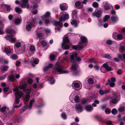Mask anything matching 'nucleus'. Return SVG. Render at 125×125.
I'll return each instance as SVG.
<instances>
[{"instance_id": "1", "label": "nucleus", "mask_w": 125, "mask_h": 125, "mask_svg": "<svg viewBox=\"0 0 125 125\" xmlns=\"http://www.w3.org/2000/svg\"><path fill=\"white\" fill-rule=\"evenodd\" d=\"M18 87L14 88L13 89V90L15 92V95L16 98L15 99V102L16 104H18L20 101V99L23 95V93L21 91H18Z\"/></svg>"}, {"instance_id": "2", "label": "nucleus", "mask_w": 125, "mask_h": 125, "mask_svg": "<svg viewBox=\"0 0 125 125\" xmlns=\"http://www.w3.org/2000/svg\"><path fill=\"white\" fill-rule=\"evenodd\" d=\"M55 71L57 73L63 74L68 73V71L67 70H64L62 68V65L60 63H57L54 66Z\"/></svg>"}, {"instance_id": "3", "label": "nucleus", "mask_w": 125, "mask_h": 125, "mask_svg": "<svg viewBox=\"0 0 125 125\" xmlns=\"http://www.w3.org/2000/svg\"><path fill=\"white\" fill-rule=\"evenodd\" d=\"M37 23V21L36 19H31L30 21L29 24L26 26V30L28 31H30L32 27L36 26Z\"/></svg>"}, {"instance_id": "4", "label": "nucleus", "mask_w": 125, "mask_h": 125, "mask_svg": "<svg viewBox=\"0 0 125 125\" xmlns=\"http://www.w3.org/2000/svg\"><path fill=\"white\" fill-rule=\"evenodd\" d=\"M69 41L68 39V37L67 36H65L63 40V42L62 43V49L66 50L69 49L70 46L68 44L69 43Z\"/></svg>"}, {"instance_id": "5", "label": "nucleus", "mask_w": 125, "mask_h": 125, "mask_svg": "<svg viewBox=\"0 0 125 125\" xmlns=\"http://www.w3.org/2000/svg\"><path fill=\"white\" fill-rule=\"evenodd\" d=\"M59 21L60 22H64L65 20L68 19L69 15L68 13L65 11L61 12L59 15Z\"/></svg>"}, {"instance_id": "6", "label": "nucleus", "mask_w": 125, "mask_h": 125, "mask_svg": "<svg viewBox=\"0 0 125 125\" xmlns=\"http://www.w3.org/2000/svg\"><path fill=\"white\" fill-rule=\"evenodd\" d=\"M72 86L74 89L79 90L81 88V83L78 81H75L73 82Z\"/></svg>"}, {"instance_id": "7", "label": "nucleus", "mask_w": 125, "mask_h": 125, "mask_svg": "<svg viewBox=\"0 0 125 125\" xmlns=\"http://www.w3.org/2000/svg\"><path fill=\"white\" fill-rule=\"evenodd\" d=\"M113 97L114 98L112 100L111 102L113 104L116 103L120 98L119 94L116 92H115L113 94Z\"/></svg>"}, {"instance_id": "8", "label": "nucleus", "mask_w": 125, "mask_h": 125, "mask_svg": "<svg viewBox=\"0 0 125 125\" xmlns=\"http://www.w3.org/2000/svg\"><path fill=\"white\" fill-rule=\"evenodd\" d=\"M52 23L54 25L56 26L55 30L57 31H60V28L58 26L62 27V23L60 21H56L54 20L52 21Z\"/></svg>"}, {"instance_id": "9", "label": "nucleus", "mask_w": 125, "mask_h": 125, "mask_svg": "<svg viewBox=\"0 0 125 125\" xmlns=\"http://www.w3.org/2000/svg\"><path fill=\"white\" fill-rule=\"evenodd\" d=\"M50 13L49 12H47L45 14L42 16L41 18L43 21H45V23L47 24L49 23V21L48 20H47L50 17Z\"/></svg>"}, {"instance_id": "10", "label": "nucleus", "mask_w": 125, "mask_h": 125, "mask_svg": "<svg viewBox=\"0 0 125 125\" xmlns=\"http://www.w3.org/2000/svg\"><path fill=\"white\" fill-rule=\"evenodd\" d=\"M78 67V66L76 64H73L72 66L70 69L73 74L76 75L78 73V71L77 70Z\"/></svg>"}, {"instance_id": "11", "label": "nucleus", "mask_w": 125, "mask_h": 125, "mask_svg": "<svg viewBox=\"0 0 125 125\" xmlns=\"http://www.w3.org/2000/svg\"><path fill=\"white\" fill-rule=\"evenodd\" d=\"M116 81V79L115 78L113 77L111 78L110 79L108 80L107 82L106 83V85L109 84L110 86L111 87H114L115 84V82Z\"/></svg>"}, {"instance_id": "12", "label": "nucleus", "mask_w": 125, "mask_h": 125, "mask_svg": "<svg viewBox=\"0 0 125 125\" xmlns=\"http://www.w3.org/2000/svg\"><path fill=\"white\" fill-rule=\"evenodd\" d=\"M77 53L76 52H73L70 57L72 62H73L75 60L77 61H80L81 60V59L80 57H77Z\"/></svg>"}, {"instance_id": "13", "label": "nucleus", "mask_w": 125, "mask_h": 125, "mask_svg": "<svg viewBox=\"0 0 125 125\" xmlns=\"http://www.w3.org/2000/svg\"><path fill=\"white\" fill-rule=\"evenodd\" d=\"M21 6L22 8H25L26 6L27 9H29V6L28 0H21L20 2Z\"/></svg>"}, {"instance_id": "14", "label": "nucleus", "mask_w": 125, "mask_h": 125, "mask_svg": "<svg viewBox=\"0 0 125 125\" xmlns=\"http://www.w3.org/2000/svg\"><path fill=\"white\" fill-rule=\"evenodd\" d=\"M78 19V18H72L71 21V24L75 27H77L79 23Z\"/></svg>"}, {"instance_id": "15", "label": "nucleus", "mask_w": 125, "mask_h": 125, "mask_svg": "<svg viewBox=\"0 0 125 125\" xmlns=\"http://www.w3.org/2000/svg\"><path fill=\"white\" fill-rule=\"evenodd\" d=\"M6 32H8L10 34V36L7 35L5 37L6 39L7 40H9L11 37L13 36L15 34V31L14 30H12L10 31H6Z\"/></svg>"}, {"instance_id": "16", "label": "nucleus", "mask_w": 125, "mask_h": 125, "mask_svg": "<svg viewBox=\"0 0 125 125\" xmlns=\"http://www.w3.org/2000/svg\"><path fill=\"white\" fill-rule=\"evenodd\" d=\"M75 107L76 110V112L78 113L81 112L83 111V107L82 105L80 104H76Z\"/></svg>"}, {"instance_id": "17", "label": "nucleus", "mask_w": 125, "mask_h": 125, "mask_svg": "<svg viewBox=\"0 0 125 125\" xmlns=\"http://www.w3.org/2000/svg\"><path fill=\"white\" fill-rule=\"evenodd\" d=\"M102 13V11L101 10H97L95 11L94 12L92 13V16L94 17H100L101 14Z\"/></svg>"}, {"instance_id": "18", "label": "nucleus", "mask_w": 125, "mask_h": 125, "mask_svg": "<svg viewBox=\"0 0 125 125\" xmlns=\"http://www.w3.org/2000/svg\"><path fill=\"white\" fill-rule=\"evenodd\" d=\"M118 20V18L117 15L112 16L111 17L110 21L113 23H115Z\"/></svg>"}, {"instance_id": "19", "label": "nucleus", "mask_w": 125, "mask_h": 125, "mask_svg": "<svg viewBox=\"0 0 125 125\" xmlns=\"http://www.w3.org/2000/svg\"><path fill=\"white\" fill-rule=\"evenodd\" d=\"M15 111V109L14 108H13L11 110H9L8 112L6 113V117L8 118L11 116L13 114Z\"/></svg>"}, {"instance_id": "20", "label": "nucleus", "mask_w": 125, "mask_h": 125, "mask_svg": "<svg viewBox=\"0 0 125 125\" xmlns=\"http://www.w3.org/2000/svg\"><path fill=\"white\" fill-rule=\"evenodd\" d=\"M60 8L62 10H67L68 6L66 3L61 4L60 5Z\"/></svg>"}, {"instance_id": "21", "label": "nucleus", "mask_w": 125, "mask_h": 125, "mask_svg": "<svg viewBox=\"0 0 125 125\" xmlns=\"http://www.w3.org/2000/svg\"><path fill=\"white\" fill-rule=\"evenodd\" d=\"M84 109L87 112H90L93 109V107L91 105H88L85 106Z\"/></svg>"}, {"instance_id": "22", "label": "nucleus", "mask_w": 125, "mask_h": 125, "mask_svg": "<svg viewBox=\"0 0 125 125\" xmlns=\"http://www.w3.org/2000/svg\"><path fill=\"white\" fill-rule=\"evenodd\" d=\"M27 84L24 83L22 85H19V86H17L15 88L18 87V90H19V88L21 89H23V90L24 89H25V88H26L27 87ZM18 91H19L18 90Z\"/></svg>"}, {"instance_id": "23", "label": "nucleus", "mask_w": 125, "mask_h": 125, "mask_svg": "<svg viewBox=\"0 0 125 125\" xmlns=\"http://www.w3.org/2000/svg\"><path fill=\"white\" fill-rule=\"evenodd\" d=\"M110 18V16L108 15H107L105 16L104 18H103V21H102L100 20H98L99 22L100 23H102L103 22H106Z\"/></svg>"}, {"instance_id": "24", "label": "nucleus", "mask_w": 125, "mask_h": 125, "mask_svg": "<svg viewBox=\"0 0 125 125\" xmlns=\"http://www.w3.org/2000/svg\"><path fill=\"white\" fill-rule=\"evenodd\" d=\"M112 7V6L110 4L106 3L104 5V9L106 10H108L111 9Z\"/></svg>"}, {"instance_id": "25", "label": "nucleus", "mask_w": 125, "mask_h": 125, "mask_svg": "<svg viewBox=\"0 0 125 125\" xmlns=\"http://www.w3.org/2000/svg\"><path fill=\"white\" fill-rule=\"evenodd\" d=\"M4 52L7 54H11L13 53V50L9 48L5 47L4 49Z\"/></svg>"}, {"instance_id": "26", "label": "nucleus", "mask_w": 125, "mask_h": 125, "mask_svg": "<svg viewBox=\"0 0 125 125\" xmlns=\"http://www.w3.org/2000/svg\"><path fill=\"white\" fill-rule=\"evenodd\" d=\"M86 44V42L81 41L80 42H79V45L80 47V49H82L85 47Z\"/></svg>"}, {"instance_id": "27", "label": "nucleus", "mask_w": 125, "mask_h": 125, "mask_svg": "<svg viewBox=\"0 0 125 125\" xmlns=\"http://www.w3.org/2000/svg\"><path fill=\"white\" fill-rule=\"evenodd\" d=\"M123 43L122 42L120 44L119 49V51L120 52H123L125 51V45H122Z\"/></svg>"}, {"instance_id": "28", "label": "nucleus", "mask_w": 125, "mask_h": 125, "mask_svg": "<svg viewBox=\"0 0 125 125\" xmlns=\"http://www.w3.org/2000/svg\"><path fill=\"white\" fill-rule=\"evenodd\" d=\"M79 36L80 38V41L87 42V39L85 37L81 35H79Z\"/></svg>"}, {"instance_id": "29", "label": "nucleus", "mask_w": 125, "mask_h": 125, "mask_svg": "<svg viewBox=\"0 0 125 125\" xmlns=\"http://www.w3.org/2000/svg\"><path fill=\"white\" fill-rule=\"evenodd\" d=\"M52 66V64L50 63L47 66L43 68V70L45 72H46L49 70L51 68Z\"/></svg>"}, {"instance_id": "30", "label": "nucleus", "mask_w": 125, "mask_h": 125, "mask_svg": "<svg viewBox=\"0 0 125 125\" xmlns=\"http://www.w3.org/2000/svg\"><path fill=\"white\" fill-rule=\"evenodd\" d=\"M77 12L76 10H73L72 12V18H78L77 16Z\"/></svg>"}, {"instance_id": "31", "label": "nucleus", "mask_w": 125, "mask_h": 125, "mask_svg": "<svg viewBox=\"0 0 125 125\" xmlns=\"http://www.w3.org/2000/svg\"><path fill=\"white\" fill-rule=\"evenodd\" d=\"M118 110L121 112H123L125 111V104H123V106L120 107L119 109Z\"/></svg>"}, {"instance_id": "32", "label": "nucleus", "mask_w": 125, "mask_h": 125, "mask_svg": "<svg viewBox=\"0 0 125 125\" xmlns=\"http://www.w3.org/2000/svg\"><path fill=\"white\" fill-rule=\"evenodd\" d=\"M103 67H104L106 70L108 71H111V68L109 66L106 64L105 63L103 64Z\"/></svg>"}, {"instance_id": "33", "label": "nucleus", "mask_w": 125, "mask_h": 125, "mask_svg": "<svg viewBox=\"0 0 125 125\" xmlns=\"http://www.w3.org/2000/svg\"><path fill=\"white\" fill-rule=\"evenodd\" d=\"M34 100H31L29 104L27 107L29 109H31L32 106V104L34 103Z\"/></svg>"}, {"instance_id": "34", "label": "nucleus", "mask_w": 125, "mask_h": 125, "mask_svg": "<svg viewBox=\"0 0 125 125\" xmlns=\"http://www.w3.org/2000/svg\"><path fill=\"white\" fill-rule=\"evenodd\" d=\"M25 47L24 46H22L19 50V53H23L24 52L25 50Z\"/></svg>"}, {"instance_id": "35", "label": "nucleus", "mask_w": 125, "mask_h": 125, "mask_svg": "<svg viewBox=\"0 0 125 125\" xmlns=\"http://www.w3.org/2000/svg\"><path fill=\"white\" fill-rule=\"evenodd\" d=\"M32 89H27L25 88L23 90V91L26 94H29L30 93L31 91H32Z\"/></svg>"}, {"instance_id": "36", "label": "nucleus", "mask_w": 125, "mask_h": 125, "mask_svg": "<svg viewBox=\"0 0 125 125\" xmlns=\"http://www.w3.org/2000/svg\"><path fill=\"white\" fill-rule=\"evenodd\" d=\"M103 58L109 59L111 58V55L109 54H105L102 56Z\"/></svg>"}, {"instance_id": "37", "label": "nucleus", "mask_w": 125, "mask_h": 125, "mask_svg": "<svg viewBox=\"0 0 125 125\" xmlns=\"http://www.w3.org/2000/svg\"><path fill=\"white\" fill-rule=\"evenodd\" d=\"M21 45V43L20 42H17L15 43L14 44V47L15 48H18L20 47Z\"/></svg>"}, {"instance_id": "38", "label": "nucleus", "mask_w": 125, "mask_h": 125, "mask_svg": "<svg viewBox=\"0 0 125 125\" xmlns=\"http://www.w3.org/2000/svg\"><path fill=\"white\" fill-rule=\"evenodd\" d=\"M108 92L106 90L103 91L102 90H100L99 91V93L101 95H103L104 94H107Z\"/></svg>"}, {"instance_id": "39", "label": "nucleus", "mask_w": 125, "mask_h": 125, "mask_svg": "<svg viewBox=\"0 0 125 125\" xmlns=\"http://www.w3.org/2000/svg\"><path fill=\"white\" fill-rule=\"evenodd\" d=\"M30 98V95L29 94L26 95L25 96V98L24 99V101L26 102H28L29 101Z\"/></svg>"}, {"instance_id": "40", "label": "nucleus", "mask_w": 125, "mask_h": 125, "mask_svg": "<svg viewBox=\"0 0 125 125\" xmlns=\"http://www.w3.org/2000/svg\"><path fill=\"white\" fill-rule=\"evenodd\" d=\"M15 10L16 12L19 13H20L22 11L21 9L18 7H15Z\"/></svg>"}, {"instance_id": "41", "label": "nucleus", "mask_w": 125, "mask_h": 125, "mask_svg": "<svg viewBox=\"0 0 125 125\" xmlns=\"http://www.w3.org/2000/svg\"><path fill=\"white\" fill-rule=\"evenodd\" d=\"M5 7L6 8L7 13L9 12L11 10L10 6L7 4L4 5Z\"/></svg>"}, {"instance_id": "42", "label": "nucleus", "mask_w": 125, "mask_h": 125, "mask_svg": "<svg viewBox=\"0 0 125 125\" xmlns=\"http://www.w3.org/2000/svg\"><path fill=\"white\" fill-rule=\"evenodd\" d=\"M27 106L26 105L24 106L23 107H22L21 109L20 110V113H22L24 112L27 109Z\"/></svg>"}, {"instance_id": "43", "label": "nucleus", "mask_w": 125, "mask_h": 125, "mask_svg": "<svg viewBox=\"0 0 125 125\" xmlns=\"http://www.w3.org/2000/svg\"><path fill=\"white\" fill-rule=\"evenodd\" d=\"M117 40H120L123 39V35L121 34H119L117 35Z\"/></svg>"}, {"instance_id": "44", "label": "nucleus", "mask_w": 125, "mask_h": 125, "mask_svg": "<svg viewBox=\"0 0 125 125\" xmlns=\"http://www.w3.org/2000/svg\"><path fill=\"white\" fill-rule=\"evenodd\" d=\"M118 58H115L114 59V60L115 62H119L120 61V60L122 59V56L119 55L118 57Z\"/></svg>"}, {"instance_id": "45", "label": "nucleus", "mask_w": 125, "mask_h": 125, "mask_svg": "<svg viewBox=\"0 0 125 125\" xmlns=\"http://www.w3.org/2000/svg\"><path fill=\"white\" fill-rule=\"evenodd\" d=\"M8 68L9 67L8 66H3V68H2V67H0V69L2 71H5L7 70Z\"/></svg>"}, {"instance_id": "46", "label": "nucleus", "mask_w": 125, "mask_h": 125, "mask_svg": "<svg viewBox=\"0 0 125 125\" xmlns=\"http://www.w3.org/2000/svg\"><path fill=\"white\" fill-rule=\"evenodd\" d=\"M8 79L10 81L14 82L15 80V78L14 76L12 75L9 77Z\"/></svg>"}, {"instance_id": "47", "label": "nucleus", "mask_w": 125, "mask_h": 125, "mask_svg": "<svg viewBox=\"0 0 125 125\" xmlns=\"http://www.w3.org/2000/svg\"><path fill=\"white\" fill-rule=\"evenodd\" d=\"M72 48L73 49L75 50L77 49H80V47H79V45H72Z\"/></svg>"}, {"instance_id": "48", "label": "nucleus", "mask_w": 125, "mask_h": 125, "mask_svg": "<svg viewBox=\"0 0 125 125\" xmlns=\"http://www.w3.org/2000/svg\"><path fill=\"white\" fill-rule=\"evenodd\" d=\"M105 112L106 114H109L111 113V110L109 108H107L105 110Z\"/></svg>"}, {"instance_id": "49", "label": "nucleus", "mask_w": 125, "mask_h": 125, "mask_svg": "<svg viewBox=\"0 0 125 125\" xmlns=\"http://www.w3.org/2000/svg\"><path fill=\"white\" fill-rule=\"evenodd\" d=\"M117 35L118 34L117 33L114 32L113 33L112 35L113 38L116 40H117Z\"/></svg>"}, {"instance_id": "50", "label": "nucleus", "mask_w": 125, "mask_h": 125, "mask_svg": "<svg viewBox=\"0 0 125 125\" xmlns=\"http://www.w3.org/2000/svg\"><path fill=\"white\" fill-rule=\"evenodd\" d=\"M49 82L51 84H53L55 83V81L54 79L52 78H49Z\"/></svg>"}, {"instance_id": "51", "label": "nucleus", "mask_w": 125, "mask_h": 125, "mask_svg": "<svg viewBox=\"0 0 125 125\" xmlns=\"http://www.w3.org/2000/svg\"><path fill=\"white\" fill-rule=\"evenodd\" d=\"M55 55L53 54H51L49 57L50 60L51 61H53L55 58Z\"/></svg>"}, {"instance_id": "52", "label": "nucleus", "mask_w": 125, "mask_h": 125, "mask_svg": "<svg viewBox=\"0 0 125 125\" xmlns=\"http://www.w3.org/2000/svg\"><path fill=\"white\" fill-rule=\"evenodd\" d=\"M94 81L92 78H89L88 79V82L89 84H93L94 83Z\"/></svg>"}, {"instance_id": "53", "label": "nucleus", "mask_w": 125, "mask_h": 125, "mask_svg": "<svg viewBox=\"0 0 125 125\" xmlns=\"http://www.w3.org/2000/svg\"><path fill=\"white\" fill-rule=\"evenodd\" d=\"M117 110L115 108L113 109L112 111V113L114 115H115L117 113Z\"/></svg>"}, {"instance_id": "54", "label": "nucleus", "mask_w": 125, "mask_h": 125, "mask_svg": "<svg viewBox=\"0 0 125 125\" xmlns=\"http://www.w3.org/2000/svg\"><path fill=\"white\" fill-rule=\"evenodd\" d=\"M74 100L76 103H77L79 102V101L80 100L79 97L77 96H76L74 98Z\"/></svg>"}, {"instance_id": "55", "label": "nucleus", "mask_w": 125, "mask_h": 125, "mask_svg": "<svg viewBox=\"0 0 125 125\" xmlns=\"http://www.w3.org/2000/svg\"><path fill=\"white\" fill-rule=\"evenodd\" d=\"M10 58L13 60H16L18 58V56L15 54H13L10 57Z\"/></svg>"}, {"instance_id": "56", "label": "nucleus", "mask_w": 125, "mask_h": 125, "mask_svg": "<svg viewBox=\"0 0 125 125\" xmlns=\"http://www.w3.org/2000/svg\"><path fill=\"white\" fill-rule=\"evenodd\" d=\"M21 21L20 19H16L14 21V23L16 24H18L20 23Z\"/></svg>"}, {"instance_id": "57", "label": "nucleus", "mask_w": 125, "mask_h": 125, "mask_svg": "<svg viewBox=\"0 0 125 125\" xmlns=\"http://www.w3.org/2000/svg\"><path fill=\"white\" fill-rule=\"evenodd\" d=\"M91 100L87 99H84L82 101V102L83 104H85L86 103H89L91 101Z\"/></svg>"}, {"instance_id": "58", "label": "nucleus", "mask_w": 125, "mask_h": 125, "mask_svg": "<svg viewBox=\"0 0 125 125\" xmlns=\"http://www.w3.org/2000/svg\"><path fill=\"white\" fill-rule=\"evenodd\" d=\"M35 47L32 45H31L30 47V50L32 51H34L35 50Z\"/></svg>"}, {"instance_id": "59", "label": "nucleus", "mask_w": 125, "mask_h": 125, "mask_svg": "<svg viewBox=\"0 0 125 125\" xmlns=\"http://www.w3.org/2000/svg\"><path fill=\"white\" fill-rule=\"evenodd\" d=\"M62 118L64 119H66L67 118V117L66 114L64 113L62 114L61 115Z\"/></svg>"}, {"instance_id": "60", "label": "nucleus", "mask_w": 125, "mask_h": 125, "mask_svg": "<svg viewBox=\"0 0 125 125\" xmlns=\"http://www.w3.org/2000/svg\"><path fill=\"white\" fill-rule=\"evenodd\" d=\"M7 75V74H5L3 75L0 76V80L5 79Z\"/></svg>"}, {"instance_id": "61", "label": "nucleus", "mask_w": 125, "mask_h": 125, "mask_svg": "<svg viewBox=\"0 0 125 125\" xmlns=\"http://www.w3.org/2000/svg\"><path fill=\"white\" fill-rule=\"evenodd\" d=\"M93 6L95 8H97L99 6L98 3L96 2H94L93 3Z\"/></svg>"}, {"instance_id": "62", "label": "nucleus", "mask_w": 125, "mask_h": 125, "mask_svg": "<svg viewBox=\"0 0 125 125\" xmlns=\"http://www.w3.org/2000/svg\"><path fill=\"white\" fill-rule=\"evenodd\" d=\"M38 7V5H34L33 6H31V9L32 10L34 9H35Z\"/></svg>"}, {"instance_id": "63", "label": "nucleus", "mask_w": 125, "mask_h": 125, "mask_svg": "<svg viewBox=\"0 0 125 125\" xmlns=\"http://www.w3.org/2000/svg\"><path fill=\"white\" fill-rule=\"evenodd\" d=\"M113 41L111 40H108L106 41V43L108 45H110L113 43Z\"/></svg>"}, {"instance_id": "64", "label": "nucleus", "mask_w": 125, "mask_h": 125, "mask_svg": "<svg viewBox=\"0 0 125 125\" xmlns=\"http://www.w3.org/2000/svg\"><path fill=\"white\" fill-rule=\"evenodd\" d=\"M39 60L37 59H36L33 61V62L34 64H37L39 63Z\"/></svg>"}]
</instances>
